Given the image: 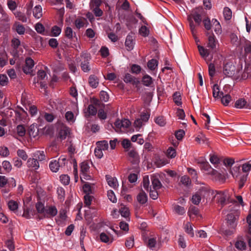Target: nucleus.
Segmentation results:
<instances>
[{"instance_id": "obj_1", "label": "nucleus", "mask_w": 251, "mask_h": 251, "mask_svg": "<svg viewBox=\"0 0 251 251\" xmlns=\"http://www.w3.org/2000/svg\"><path fill=\"white\" fill-rule=\"evenodd\" d=\"M201 13V9H196L192 11L191 15L188 16L187 19L189 23L190 28L194 37L196 35L197 30L193 20L198 26L200 25L202 21Z\"/></svg>"}, {"instance_id": "obj_2", "label": "nucleus", "mask_w": 251, "mask_h": 251, "mask_svg": "<svg viewBox=\"0 0 251 251\" xmlns=\"http://www.w3.org/2000/svg\"><path fill=\"white\" fill-rule=\"evenodd\" d=\"M239 208L240 205L235 201H234L232 205L229 206L228 209L229 213L227 215L226 220L229 224V228L234 229L236 226L235 221L240 214Z\"/></svg>"}, {"instance_id": "obj_3", "label": "nucleus", "mask_w": 251, "mask_h": 251, "mask_svg": "<svg viewBox=\"0 0 251 251\" xmlns=\"http://www.w3.org/2000/svg\"><path fill=\"white\" fill-rule=\"evenodd\" d=\"M80 67L82 70L85 73L91 70L89 61L91 59L90 55L86 52H82L80 54Z\"/></svg>"}, {"instance_id": "obj_4", "label": "nucleus", "mask_w": 251, "mask_h": 251, "mask_svg": "<svg viewBox=\"0 0 251 251\" xmlns=\"http://www.w3.org/2000/svg\"><path fill=\"white\" fill-rule=\"evenodd\" d=\"M208 194V190L204 188H201L192 196V201L194 204L198 205L200 203L201 198L204 197L206 194Z\"/></svg>"}, {"instance_id": "obj_5", "label": "nucleus", "mask_w": 251, "mask_h": 251, "mask_svg": "<svg viewBox=\"0 0 251 251\" xmlns=\"http://www.w3.org/2000/svg\"><path fill=\"white\" fill-rule=\"evenodd\" d=\"M235 66L231 62L226 63L223 67V73L227 77H231L235 74Z\"/></svg>"}, {"instance_id": "obj_6", "label": "nucleus", "mask_w": 251, "mask_h": 251, "mask_svg": "<svg viewBox=\"0 0 251 251\" xmlns=\"http://www.w3.org/2000/svg\"><path fill=\"white\" fill-rule=\"evenodd\" d=\"M215 197L216 198L218 202L220 203L222 207L227 203L226 200L228 199V196L226 192L224 191H216Z\"/></svg>"}, {"instance_id": "obj_7", "label": "nucleus", "mask_w": 251, "mask_h": 251, "mask_svg": "<svg viewBox=\"0 0 251 251\" xmlns=\"http://www.w3.org/2000/svg\"><path fill=\"white\" fill-rule=\"evenodd\" d=\"M90 169L89 165L87 161H83L80 164V171L81 173V178L89 179L90 176L87 174Z\"/></svg>"}, {"instance_id": "obj_8", "label": "nucleus", "mask_w": 251, "mask_h": 251, "mask_svg": "<svg viewBox=\"0 0 251 251\" xmlns=\"http://www.w3.org/2000/svg\"><path fill=\"white\" fill-rule=\"evenodd\" d=\"M34 65V61L31 58L28 57L26 59L25 65L23 66V70L26 74H30L32 72L33 67Z\"/></svg>"}, {"instance_id": "obj_9", "label": "nucleus", "mask_w": 251, "mask_h": 251, "mask_svg": "<svg viewBox=\"0 0 251 251\" xmlns=\"http://www.w3.org/2000/svg\"><path fill=\"white\" fill-rule=\"evenodd\" d=\"M58 212V210L55 206H47L44 212L45 218H50L55 216Z\"/></svg>"}, {"instance_id": "obj_10", "label": "nucleus", "mask_w": 251, "mask_h": 251, "mask_svg": "<svg viewBox=\"0 0 251 251\" xmlns=\"http://www.w3.org/2000/svg\"><path fill=\"white\" fill-rule=\"evenodd\" d=\"M134 34L131 32L126 37L125 41V46L128 50H131L134 47Z\"/></svg>"}, {"instance_id": "obj_11", "label": "nucleus", "mask_w": 251, "mask_h": 251, "mask_svg": "<svg viewBox=\"0 0 251 251\" xmlns=\"http://www.w3.org/2000/svg\"><path fill=\"white\" fill-rule=\"evenodd\" d=\"M131 123L129 120L125 119L122 120H117L114 123L116 128L121 129L122 127L126 128L129 127Z\"/></svg>"}, {"instance_id": "obj_12", "label": "nucleus", "mask_w": 251, "mask_h": 251, "mask_svg": "<svg viewBox=\"0 0 251 251\" xmlns=\"http://www.w3.org/2000/svg\"><path fill=\"white\" fill-rule=\"evenodd\" d=\"M206 35L208 36L207 47L212 50H214L216 48V39L214 35L209 31L206 33Z\"/></svg>"}, {"instance_id": "obj_13", "label": "nucleus", "mask_w": 251, "mask_h": 251, "mask_svg": "<svg viewBox=\"0 0 251 251\" xmlns=\"http://www.w3.org/2000/svg\"><path fill=\"white\" fill-rule=\"evenodd\" d=\"M152 187L151 188L154 190H158L161 188L162 185L159 179V176L158 175H152L151 177Z\"/></svg>"}, {"instance_id": "obj_14", "label": "nucleus", "mask_w": 251, "mask_h": 251, "mask_svg": "<svg viewBox=\"0 0 251 251\" xmlns=\"http://www.w3.org/2000/svg\"><path fill=\"white\" fill-rule=\"evenodd\" d=\"M210 175L212 176L213 179L219 182L224 183L226 180V177L224 175L214 169L212 171Z\"/></svg>"}, {"instance_id": "obj_15", "label": "nucleus", "mask_w": 251, "mask_h": 251, "mask_svg": "<svg viewBox=\"0 0 251 251\" xmlns=\"http://www.w3.org/2000/svg\"><path fill=\"white\" fill-rule=\"evenodd\" d=\"M198 163L201 164L200 167L201 169L206 172L207 174L210 175L214 170L211 168L208 162L205 161L203 160L199 161Z\"/></svg>"}, {"instance_id": "obj_16", "label": "nucleus", "mask_w": 251, "mask_h": 251, "mask_svg": "<svg viewBox=\"0 0 251 251\" xmlns=\"http://www.w3.org/2000/svg\"><path fill=\"white\" fill-rule=\"evenodd\" d=\"M27 166L34 170H36L39 168V163L34 158H29L27 161Z\"/></svg>"}, {"instance_id": "obj_17", "label": "nucleus", "mask_w": 251, "mask_h": 251, "mask_svg": "<svg viewBox=\"0 0 251 251\" xmlns=\"http://www.w3.org/2000/svg\"><path fill=\"white\" fill-rule=\"evenodd\" d=\"M124 81L126 83H129L132 84H137L139 83V81L138 79L129 73H127L125 75L124 78Z\"/></svg>"}, {"instance_id": "obj_18", "label": "nucleus", "mask_w": 251, "mask_h": 251, "mask_svg": "<svg viewBox=\"0 0 251 251\" xmlns=\"http://www.w3.org/2000/svg\"><path fill=\"white\" fill-rule=\"evenodd\" d=\"M108 184L114 189H116L118 186V183L116 178L110 176H105Z\"/></svg>"}, {"instance_id": "obj_19", "label": "nucleus", "mask_w": 251, "mask_h": 251, "mask_svg": "<svg viewBox=\"0 0 251 251\" xmlns=\"http://www.w3.org/2000/svg\"><path fill=\"white\" fill-rule=\"evenodd\" d=\"M129 156L132 158L131 162L133 164H137L139 162V157L137 152L134 149L130 150L128 153Z\"/></svg>"}, {"instance_id": "obj_20", "label": "nucleus", "mask_w": 251, "mask_h": 251, "mask_svg": "<svg viewBox=\"0 0 251 251\" xmlns=\"http://www.w3.org/2000/svg\"><path fill=\"white\" fill-rule=\"evenodd\" d=\"M137 201L142 204H145L147 202L148 200V197L146 193L142 190L137 196Z\"/></svg>"}, {"instance_id": "obj_21", "label": "nucleus", "mask_w": 251, "mask_h": 251, "mask_svg": "<svg viewBox=\"0 0 251 251\" xmlns=\"http://www.w3.org/2000/svg\"><path fill=\"white\" fill-rule=\"evenodd\" d=\"M99 79L95 75H91L89 77V84L91 87L96 88L99 85Z\"/></svg>"}, {"instance_id": "obj_22", "label": "nucleus", "mask_w": 251, "mask_h": 251, "mask_svg": "<svg viewBox=\"0 0 251 251\" xmlns=\"http://www.w3.org/2000/svg\"><path fill=\"white\" fill-rule=\"evenodd\" d=\"M70 133V129L66 126L62 127L59 132V138L63 140L66 139L67 135Z\"/></svg>"}, {"instance_id": "obj_23", "label": "nucleus", "mask_w": 251, "mask_h": 251, "mask_svg": "<svg viewBox=\"0 0 251 251\" xmlns=\"http://www.w3.org/2000/svg\"><path fill=\"white\" fill-rule=\"evenodd\" d=\"M34 158L38 161H42L45 159V154L44 151H37L33 154Z\"/></svg>"}, {"instance_id": "obj_24", "label": "nucleus", "mask_w": 251, "mask_h": 251, "mask_svg": "<svg viewBox=\"0 0 251 251\" xmlns=\"http://www.w3.org/2000/svg\"><path fill=\"white\" fill-rule=\"evenodd\" d=\"M185 231L191 237H194V233L192 226V224L190 222H187L184 226Z\"/></svg>"}, {"instance_id": "obj_25", "label": "nucleus", "mask_w": 251, "mask_h": 251, "mask_svg": "<svg viewBox=\"0 0 251 251\" xmlns=\"http://www.w3.org/2000/svg\"><path fill=\"white\" fill-rule=\"evenodd\" d=\"M33 14L35 18L37 19H39L42 16V10L41 6L37 5L34 7L33 10Z\"/></svg>"}, {"instance_id": "obj_26", "label": "nucleus", "mask_w": 251, "mask_h": 251, "mask_svg": "<svg viewBox=\"0 0 251 251\" xmlns=\"http://www.w3.org/2000/svg\"><path fill=\"white\" fill-rule=\"evenodd\" d=\"M212 26L214 28V31L216 33H220L222 31L221 26L220 23L215 19L212 20Z\"/></svg>"}, {"instance_id": "obj_27", "label": "nucleus", "mask_w": 251, "mask_h": 251, "mask_svg": "<svg viewBox=\"0 0 251 251\" xmlns=\"http://www.w3.org/2000/svg\"><path fill=\"white\" fill-rule=\"evenodd\" d=\"M59 167H61V165L57 160L52 161L50 163V168L53 172H57Z\"/></svg>"}, {"instance_id": "obj_28", "label": "nucleus", "mask_w": 251, "mask_h": 251, "mask_svg": "<svg viewBox=\"0 0 251 251\" xmlns=\"http://www.w3.org/2000/svg\"><path fill=\"white\" fill-rule=\"evenodd\" d=\"M198 48L200 54L202 57L205 59L209 55L210 52L208 50L201 46H198Z\"/></svg>"}, {"instance_id": "obj_29", "label": "nucleus", "mask_w": 251, "mask_h": 251, "mask_svg": "<svg viewBox=\"0 0 251 251\" xmlns=\"http://www.w3.org/2000/svg\"><path fill=\"white\" fill-rule=\"evenodd\" d=\"M97 147L102 151H106L108 148V143L106 140L98 141L97 143Z\"/></svg>"}, {"instance_id": "obj_30", "label": "nucleus", "mask_w": 251, "mask_h": 251, "mask_svg": "<svg viewBox=\"0 0 251 251\" xmlns=\"http://www.w3.org/2000/svg\"><path fill=\"white\" fill-rule=\"evenodd\" d=\"M234 162V159L232 158H226L223 160L224 165L229 170L231 168V167Z\"/></svg>"}, {"instance_id": "obj_31", "label": "nucleus", "mask_w": 251, "mask_h": 251, "mask_svg": "<svg viewBox=\"0 0 251 251\" xmlns=\"http://www.w3.org/2000/svg\"><path fill=\"white\" fill-rule=\"evenodd\" d=\"M173 209H174V211L176 214H177L178 215H183L186 212V210L183 207L181 206L178 205H174Z\"/></svg>"}, {"instance_id": "obj_32", "label": "nucleus", "mask_w": 251, "mask_h": 251, "mask_svg": "<svg viewBox=\"0 0 251 251\" xmlns=\"http://www.w3.org/2000/svg\"><path fill=\"white\" fill-rule=\"evenodd\" d=\"M173 99L175 103L177 105H180L182 104L181 95L179 92H176L173 95Z\"/></svg>"}, {"instance_id": "obj_33", "label": "nucleus", "mask_w": 251, "mask_h": 251, "mask_svg": "<svg viewBox=\"0 0 251 251\" xmlns=\"http://www.w3.org/2000/svg\"><path fill=\"white\" fill-rule=\"evenodd\" d=\"M247 103V101L244 99H239L236 101L235 103V107L237 108H243Z\"/></svg>"}, {"instance_id": "obj_34", "label": "nucleus", "mask_w": 251, "mask_h": 251, "mask_svg": "<svg viewBox=\"0 0 251 251\" xmlns=\"http://www.w3.org/2000/svg\"><path fill=\"white\" fill-rule=\"evenodd\" d=\"M231 100V97L230 95L226 94L225 96H223L221 98V102L222 104L225 106L228 105L230 101Z\"/></svg>"}, {"instance_id": "obj_35", "label": "nucleus", "mask_w": 251, "mask_h": 251, "mask_svg": "<svg viewBox=\"0 0 251 251\" xmlns=\"http://www.w3.org/2000/svg\"><path fill=\"white\" fill-rule=\"evenodd\" d=\"M86 19L84 18H77L75 21V24L77 28L79 29L84 26Z\"/></svg>"}, {"instance_id": "obj_36", "label": "nucleus", "mask_w": 251, "mask_h": 251, "mask_svg": "<svg viewBox=\"0 0 251 251\" xmlns=\"http://www.w3.org/2000/svg\"><path fill=\"white\" fill-rule=\"evenodd\" d=\"M158 65V62L156 59H152L148 62V67L151 70H154Z\"/></svg>"}, {"instance_id": "obj_37", "label": "nucleus", "mask_w": 251, "mask_h": 251, "mask_svg": "<svg viewBox=\"0 0 251 251\" xmlns=\"http://www.w3.org/2000/svg\"><path fill=\"white\" fill-rule=\"evenodd\" d=\"M142 82L144 85L149 86L152 83V78L148 75H145L143 77Z\"/></svg>"}, {"instance_id": "obj_38", "label": "nucleus", "mask_w": 251, "mask_h": 251, "mask_svg": "<svg viewBox=\"0 0 251 251\" xmlns=\"http://www.w3.org/2000/svg\"><path fill=\"white\" fill-rule=\"evenodd\" d=\"M142 183L144 188L147 191H149L150 186V180L148 176H145L143 177Z\"/></svg>"}, {"instance_id": "obj_39", "label": "nucleus", "mask_w": 251, "mask_h": 251, "mask_svg": "<svg viewBox=\"0 0 251 251\" xmlns=\"http://www.w3.org/2000/svg\"><path fill=\"white\" fill-rule=\"evenodd\" d=\"M235 247L239 250H245L246 249V244L245 242L242 240H238L235 244Z\"/></svg>"}, {"instance_id": "obj_40", "label": "nucleus", "mask_w": 251, "mask_h": 251, "mask_svg": "<svg viewBox=\"0 0 251 251\" xmlns=\"http://www.w3.org/2000/svg\"><path fill=\"white\" fill-rule=\"evenodd\" d=\"M14 15L19 20L23 22H26L27 18L24 13L20 11H16L14 13Z\"/></svg>"}, {"instance_id": "obj_41", "label": "nucleus", "mask_w": 251, "mask_h": 251, "mask_svg": "<svg viewBox=\"0 0 251 251\" xmlns=\"http://www.w3.org/2000/svg\"><path fill=\"white\" fill-rule=\"evenodd\" d=\"M35 207L38 213H44L45 211L46 208H45L44 204L41 202L39 201L36 203Z\"/></svg>"}, {"instance_id": "obj_42", "label": "nucleus", "mask_w": 251, "mask_h": 251, "mask_svg": "<svg viewBox=\"0 0 251 251\" xmlns=\"http://www.w3.org/2000/svg\"><path fill=\"white\" fill-rule=\"evenodd\" d=\"M65 36L69 39H71L74 36V34L75 35V32H74L73 29L70 27H67L65 30Z\"/></svg>"}, {"instance_id": "obj_43", "label": "nucleus", "mask_w": 251, "mask_h": 251, "mask_svg": "<svg viewBox=\"0 0 251 251\" xmlns=\"http://www.w3.org/2000/svg\"><path fill=\"white\" fill-rule=\"evenodd\" d=\"M17 133L18 135L21 137L25 136V129L24 126L20 125L17 126Z\"/></svg>"}, {"instance_id": "obj_44", "label": "nucleus", "mask_w": 251, "mask_h": 251, "mask_svg": "<svg viewBox=\"0 0 251 251\" xmlns=\"http://www.w3.org/2000/svg\"><path fill=\"white\" fill-rule=\"evenodd\" d=\"M34 214V211H32V210L27 208L24 210L23 216L26 219H30Z\"/></svg>"}, {"instance_id": "obj_45", "label": "nucleus", "mask_w": 251, "mask_h": 251, "mask_svg": "<svg viewBox=\"0 0 251 251\" xmlns=\"http://www.w3.org/2000/svg\"><path fill=\"white\" fill-rule=\"evenodd\" d=\"M223 14L225 19L230 20L231 18L232 12L228 7H225L224 8Z\"/></svg>"}, {"instance_id": "obj_46", "label": "nucleus", "mask_w": 251, "mask_h": 251, "mask_svg": "<svg viewBox=\"0 0 251 251\" xmlns=\"http://www.w3.org/2000/svg\"><path fill=\"white\" fill-rule=\"evenodd\" d=\"M14 26L15 27V29L18 34L21 35L24 34L25 32V28L23 25L16 23L14 25Z\"/></svg>"}, {"instance_id": "obj_47", "label": "nucleus", "mask_w": 251, "mask_h": 251, "mask_svg": "<svg viewBox=\"0 0 251 251\" xmlns=\"http://www.w3.org/2000/svg\"><path fill=\"white\" fill-rule=\"evenodd\" d=\"M203 23L205 28L209 31L211 29L212 26V21H210L208 18H206L203 20Z\"/></svg>"}, {"instance_id": "obj_48", "label": "nucleus", "mask_w": 251, "mask_h": 251, "mask_svg": "<svg viewBox=\"0 0 251 251\" xmlns=\"http://www.w3.org/2000/svg\"><path fill=\"white\" fill-rule=\"evenodd\" d=\"M167 156L168 157L173 158L176 156V151L174 148L173 147H169L167 150Z\"/></svg>"}, {"instance_id": "obj_49", "label": "nucleus", "mask_w": 251, "mask_h": 251, "mask_svg": "<svg viewBox=\"0 0 251 251\" xmlns=\"http://www.w3.org/2000/svg\"><path fill=\"white\" fill-rule=\"evenodd\" d=\"M9 208L12 211H16L18 207V203L13 200L10 201L8 203Z\"/></svg>"}, {"instance_id": "obj_50", "label": "nucleus", "mask_w": 251, "mask_h": 251, "mask_svg": "<svg viewBox=\"0 0 251 251\" xmlns=\"http://www.w3.org/2000/svg\"><path fill=\"white\" fill-rule=\"evenodd\" d=\"M60 179L62 184L67 185L70 183V177L67 175H62L60 176Z\"/></svg>"}, {"instance_id": "obj_51", "label": "nucleus", "mask_w": 251, "mask_h": 251, "mask_svg": "<svg viewBox=\"0 0 251 251\" xmlns=\"http://www.w3.org/2000/svg\"><path fill=\"white\" fill-rule=\"evenodd\" d=\"M125 245L128 249L132 248L134 246V237L131 236L128 238L125 243Z\"/></svg>"}, {"instance_id": "obj_52", "label": "nucleus", "mask_w": 251, "mask_h": 251, "mask_svg": "<svg viewBox=\"0 0 251 251\" xmlns=\"http://www.w3.org/2000/svg\"><path fill=\"white\" fill-rule=\"evenodd\" d=\"M181 182L185 186H189L191 183L190 178L187 176H184L181 177Z\"/></svg>"}, {"instance_id": "obj_53", "label": "nucleus", "mask_w": 251, "mask_h": 251, "mask_svg": "<svg viewBox=\"0 0 251 251\" xmlns=\"http://www.w3.org/2000/svg\"><path fill=\"white\" fill-rule=\"evenodd\" d=\"M240 170V167L238 166H235L232 169L229 170V173L231 174L233 177H237Z\"/></svg>"}, {"instance_id": "obj_54", "label": "nucleus", "mask_w": 251, "mask_h": 251, "mask_svg": "<svg viewBox=\"0 0 251 251\" xmlns=\"http://www.w3.org/2000/svg\"><path fill=\"white\" fill-rule=\"evenodd\" d=\"M157 190H154L151 188V186H150L149 192L150 196L153 200H156L158 198V194L157 192Z\"/></svg>"}, {"instance_id": "obj_55", "label": "nucleus", "mask_w": 251, "mask_h": 251, "mask_svg": "<svg viewBox=\"0 0 251 251\" xmlns=\"http://www.w3.org/2000/svg\"><path fill=\"white\" fill-rule=\"evenodd\" d=\"M58 197L59 200L63 201L65 198V190L62 187H58L57 189Z\"/></svg>"}, {"instance_id": "obj_56", "label": "nucleus", "mask_w": 251, "mask_h": 251, "mask_svg": "<svg viewBox=\"0 0 251 251\" xmlns=\"http://www.w3.org/2000/svg\"><path fill=\"white\" fill-rule=\"evenodd\" d=\"M156 244V240L155 238H150L148 239L147 242V246L150 248L152 249L154 248Z\"/></svg>"}, {"instance_id": "obj_57", "label": "nucleus", "mask_w": 251, "mask_h": 251, "mask_svg": "<svg viewBox=\"0 0 251 251\" xmlns=\"http://www.w3.org/2000/svg\"><path fill=\"white\" fill-rule=\"evenodd\" d=\"M120 213L122 216L127 218L129 215V211L127 207H123L120 209Z\"/></svg>"}, {"instance_id": "obj_58", "label": "nucleus", "mask_w": 251, "mask_h": 251, "mask_svg": "<svg viewBox=\"0 0 251 251\" xmlns=\"http://www.w3.org/2000/svg\"><path fill=\"white\" fill-rule=\"evenodd\" d=\"M61 31V29L56 25H54L52 27L51 33L53 36H58L60 34Z\"/></svg>"}, {"instance_id": "obj_59", "label": "nucleus", "mask_w": 251, "mask_h": 251, "mask_svg": "<svg viewBox=\"0 0 251 251\" xmlns=\"http://www.w3.org/2000/svg\"><path fill=\"white\" fill-rule=\"evenodd\" d=\"M35 28L36 31L38 33H39L40 34H44V32L45 31V27L42 24H41V23L36 24L35 25Z\"/></svg>"}, {"instance_id": "obj_60", "label": "nucleus", "mask_w": 251, "mask_h": 251, "mask_svg": "<svg viewBox=\"0 0 251 251\" xmlns=\"http://www.w3.org/2000/svg\"><path fill=\"white\" fill-rule=\"evenodd\" d=\"M107 197L109 200L113 203H115L117 201L116 197L114 194V193L112 190H109L107 192Z\"/></svg>"}, {"instance_id": "obj_61", "label": "nucleus", "mask_w": 251, "mask_h": 251, "mask_svg": "<svg viewBox=\"0 0 251 251\" xmlns=\"http://www.w3.org/2000/svg\"><path fill=\"white\" fill-rule=\"evenodd\" d=\"M17 155L24 160H26L28 158L26 152L23 150H18L17 151Z\"/></svg>"}, {"instance_id": "obj_62", "label": "nucleus", "mask_w": 251, "mask_h": 251, "mask_svg": "<svg viewBox=\"0 0 251 251\" xmlns=\"http://www.w3.org/2000/svg\"><path fill=\"white\" fill-rule=\"evenodd\" d=\"M208 73L209 76L212 78L215 74V67L213 63H210L208 65Z\"/></svg>"}, {"instance_id": "obj_63", "label": "nucleus", "mask_w": 251, "mask_h": 251, "mask_svg": "<svg viewBox=\"0 0 251 251\" xmlns=\"http://www.w3.org/2000/svg\"><path fill=\"white\" fill-rule=\"evenodd\" d=\"M220 96V90L218 84H215L213 87V96L215 98H219Z\"/></svg>"}, {"instance_id": "obj_64", "label": "nucleus", "mask_w": 251, "mask_h": 251, "mask_svg": "<svg viewBox=\"0 0 251 251\" xmlns=\"http://www.w3.org/2000/svg\"><path fill=\"white\" fill-rule=\"evenodd\" d=\"M101 3V0H91L90 6L91 8L99 7Z\"/></svg>"}]
</instances>
